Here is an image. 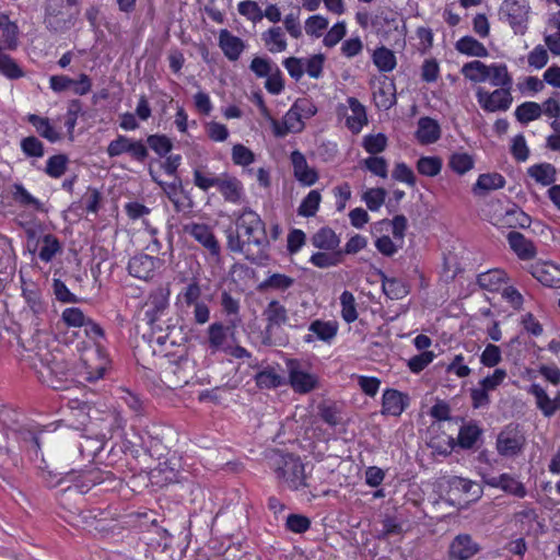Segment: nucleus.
Returning a JSON list of instances; mask_svg holds the SVG:
<instances>
[{"mask_svg":"<svg viewBox=\"0 0 560 560\" xmlns=\"http://www.w3.org/2000/svg\"><path fill=\"white\" fill-rule=\"evenodd\" d=\"M308 334L303 337L304 342L312 343L319 340L326 343H331L338 332V324L335 320H320L316 319L311 323Z\"/></svg>","mask_w":560,"mask_h":560,"instance_id":"nucleus-18","label":"nucleus"},{"mask_svg":"<svg viewBox=\"0 0 560 560\" xmlns=\"http://www.w3.org/2000/svg\"><path fill=\"white\" fill-rule=\"evenodd\" d=\"M527 175L537 185L547 187L556 182L557 171L550 163H538L527 168Z\"/></svg>","mask_w":560,"mask_h":560,"instance_id":"nucleus-29","label":"nucleus"},{"mask_svg":"<svg viewBox=\"0 0 560 560\" xmlns=\"http://www.w3.org/2000/svg\"><path fill=\"white\" fill-rule=\"evenodd\" d=\"M62 322L69 327H84L91 338L102 337V328L88 318L79 307H67L61 314Z\"/></svg>","mask_w":560,"mask_h":560,"instance_id":"nucleus-15","label":"nucleus"},{"mask_svg":"<svg viewBox=\"0 0 560 560\" xmlns=\"http://www.w3.org/2000/svg\"><path fill=\"white\" fill-rule=\"evenodd\" d=\"M105 436L104 432H97L93 438L82 435L83 441L79 443L81 454L88 458L96 456L104 448Z\"/></svg>","mask_w":560,"mask_h":560,"instance_id":"nucleus-36","label":"nucleus"},{"mask_svg":"<svg viewBox=\"0 0 560 560\" xmlns=\"http://www.w3.org/2000/svg\"><path fill=\"white\" fill-rule=\"evenodd\" d=\"M178 479L179 471L170 462L160 463L150 472L151 483L161 488L177 482Z\"/></svg>","mask_w":560,"mask_h":560,"instance_id":"nucleus-27","label":"nucleus"},{"mask_svg":"<svg viewBox=\"0 0 560 560\" xmlns=\"http://www.w3.org/2000/svg\"><path fill=\"white\" fill-rule=\"evenodd\" d=\"M525 443V435L518 425L509 424L498 434L495 450L500 456L512 458L523 452Z\"/></svg>","mask_w":560,"mask_h":560,"instance_id":"nucleus-11","label":"nucleus"},{"mask_svg":"<svg viewBox=\"0 0 560 560\" xmlns=\"http://www.w3.org/2000/svg\"><path fill=\"white\" fill-rule=\"evenodd\" d=\"M479 551V546L467 534L457 535L450 545L451 560H469Z\"/></svg>","mask_w":560,"mask_h":560,"instance_id":"nucleus-19","label":"nucleus"},{"mask_svg":"<svg viewBox=\"0 0 560 560\" xmlns=\"http://www.w3.org/2000/svg\"><path fill=\"white\" fill-rule=\"evenodd\" d=\"M532 275L542 285L560 289V267L550 262H538L532 266Z\"/></svg>","mask_w":560,"mask_h":560,"instance_id":"nucleus-24","label":"nucleus"},{"mask_svg":"<svg viewBox=\"0 0 560 560\" xmlns=\"http://www.w3.org/2000/svg\"><path fill=\"white\" fill-rule=\"evenodd\" d=\"M225 201L241 205L245 200V191L242 182L228 173L221 174V180L217 187Z\"/></svg>","mask_w":560,"mask_h":560,"instance_id":"nucleus-17","label":"nucleus"},{"mask_svg":"<svg viewBox=\"0 0 560 560\" xmlns=\"http://www.w3.org/2000/svg\"><path fill=\"white\" fill-rule=\"evenodd\" d=\"M409 405V397L397 389H386L383 394L382 413L400 416Z\"/></svg>","mask_w":560,"mask_h":560,"instance_id":"nucleus-23","label":"nucleus"},{"mask_svg":"<svg viewBox=\"0 0 560 560\" xmlns=\"http://www.w3.org/2000/svg\"><path fill=\"white\" fill-rule=\"evenodd\" d=\"M336 113L352 133H359L368 125L365 106L355 97H348L346 103L338 104Z\"/></svg>","mask_w":560,"mask_h":560,"instance_id":"nucleus-10","label":"nucleus"},{"mask_svg":"<svg viewBox=\"0 0 560 560\" xmlns=\"http://www.w3.org/2000/svg\"><path fill=\"white\" fill-rule=\"evenodd\" d=\"M285 368L289 384L295 393L307 394L318 386L317 375L311 372L306 363L296 359H288Z\"/></svg>","mask_w":560,"mask_h":560,"instance_id":"nucleus-7","label":"nucleus"},{"mask_svg":"<svg viewBox=\"0 0 560 560\" xmlns=\"http://www.w3.org/2000/svg\"><path fill=\"white\" fill-rule=\"evenodd\" d=\"M503 83L493 81L490 85L495 86L493 91H489L482 86H478L475 96L478 105L487 113L506 112L513 104L512 86L513 78L506 71V78Z\"/></svg>","mask_w":560,"mask_h":560,"instance_id":"nucleus-3","label":"nucleus"},{"mask_svg":"<svg viewBox=\"0 0 560 560\" xmlns=\"http://www.w3.org/2000/svg\"><path fill=\"white\" fill-rule=\"evenodd\" d=\"M170 295L171 290L167 285L159 287L150 293L145 303V317L151 326L165 314L170 304Z\"/></svg>","mask_w":560,"mask_h":560,"instance_id":"nucleus-13","label":"nucleus"},{"mask_svg":"<svg viewBox=\"0 0 560 560\" xmlns=\"http://www.w3.org/2000/svg\"><path fill=\"white\" fill-rule=\"evenodd\" d=\"M294 284V279L283 273H272L259 285L261 290L287 291Z\"/></svg>","mask_w":560,"mask_h":560,"instance_id":"nucleus-42","label":"nucleus"},{"mask_svg":"<svg viewBox=\"0 0 560 560\" xmlns=\"http://www.w3.org/2000/svg\"><path fill=\"white\" fill-rule=\"evenodd\" d=\"M291 162L293 165L295 178L305 186H312L318 179L316 171L308 166L305 156L300 151L291 153Z\"/></svg>","mask_w":560,"mask_h":560,"instance_id":"nucleus-26","label":"nucleus"},{"mask_svg":"<svg viewBox=\"0 0 560 560\" xmlns=\"http://www.w3.org/2000/svg\"><path fill=\"white\" fill-rule=\"evenodd\" d=\"M260 388H276L282 384V377L273 369H266L256 375Z\"/></svg>","mask_w":560,"mask_h":560,"instance_id":"nucleus-60","label":"nucleus"},{"mask_svg":"<svg viewBox=\"0 0 560 560\" xmlns=\"http://www.w3.org/2000/svg\"><path fill=\"white\" fill-rule=\"evenodd\" d=\"M209 346L212 351H217L223 348L226 340V330L220 323H213L208 328Z\"/></svg>","mask_w":560,"mask_h":560,"instance_id":"nucleus-55","label":"nucleus"},{"mask_svg":"<svg viewBox=\"0 0 560 560\" xmlns=\"http://www.w3.org/2000/svg\"><path fill=\"white\" fill-rule=\"evenodd\" d=\"M238 13L246 18L253 23L260 22L262 20V10L256 1L244 0L237 4Z\"/></svg>","mask_w":560,"mask_h":560,"instance_id":"nucleus-52","label":"nucleus"},{"mask_svg":"<svg viewBox=\"0 0 560 560\" xmlns=\"http://www.w3.org/2000/svg\"><path fill=\"white\" fill-rule=\"evenodd\" d=\"M162 266L161 258L140 253L129 259L127 268L133 278L150 281L160 272Z\"/></svg>","mask_w":560,"mask_h":560,"instance_id":"nucleus-12","label":"nucleus"},{"mask_svg":"<svg viewBox=\"0 0 560 560\" xmlns=\"http://www.w3.org/2000/svg\"><path fill=\"white\" fill-rule=\"evenodd\" d=\"M131 142V138L119 135L116 139L108 143L106 152L110 158H116L124 153H129Z\"/></svg>","mask_w":560,"mask_h":560,"instance_id":"nucleus-63","label":"nucleus"},{"mask_svg":"<svg viewBox=\"0 0 560 560\" xmlns=\"http://www.w3.org/2000/svg\"><path fill=\"white\" fill-rule=\"evenodd\" d=\"M530 217L517 207L506 210L502 218V224L513 229L528 228L530 225Z\"/></svg>","mask_w":560,"mask_h":560,"instance_id":"nucleus-40","label":"nucleus"},{"mask_svg":"<svg viewBox=\"0 0 560 560\" xmlns=\"http://www.w3.org/2000/svg\"><path fill=\"white\" fill-rule=\"evenodd\" d=\"M455 48L458 52L470 57L486 58L489 55L487 47L472 36L459 38L455 44Z\"/></svg>","mask_w":560,"mask_h":560,"instance_id":"nucleus-32","label":"nucleus"},{"mask_svg":"<svg viewBox=\"0 0 560 560\" xmlns=\"http://www.w3.org/2000/svg\"><path fill=\"white\" fill-rule=\"evenodd\" d=\"M483 482L490 487L500 488L501 490L517 498H524L526 495L524 485L509 474H502L500 476H483Z\"/></svg>","mask_w":560,"mask_h":560,"instance_id":"nucleus-22","label":"nucleus"},{"mask_svg":"<svg viewBox=\"0 0 560 560\" xmlns=\"http://www.w3.org/2000/svg\"><path fill=\"white\" fill-rule=\"evenodd\" d=\"M266 320V330L272 332L281 326H287L293 329L303 328L306 324V317L301 315L298 311L290 312L278 300L270 301L262 313Z\"/></svg>","mask_w":560,"mask_h":560,"instance_id":"nucleus-4","label":"nucleus"},{"mask_svg":"<svg viewBox=\"0 0 560 560\" xmlns=\"http://www.w3.org/2000/svg\"><path fill=\"white\" fill-rule=\"evenodd\" d=\"M527 393L535 398L536 407L545 417L550 418L560 409V393L551 398L538 383H533Z\"/></svg>","mask_w":560,"mask_h":560,"instance_id":"nucleus-16","label":"nucleus"},{"mask_svg":"<svg viewBox=\"0 0 560 560\" xmlns=\"http://www.w3.org/2000/svg\"><path fill=\"white\" fill-rule=\"evenodd\" d=\"M322 201L320 192L316 189L311 190L306 197L302 200L298 213L301 217L310 218L314 217L319 208Z\"/></svg>","mask_w":560,"mask_h":560,"instance_id":"nucleus-46","label":"nucleus"},{"mask_svg":"<svg viewBox=\"0 0 560 560\" xmlns=\"http://www.w3.org/2000/svg\"><path fill=\"white\" fill-rule=\"evenodd\" d=\"M21 150L26 156L31 158H42L45 153L43 142L34 136L22 139Z\"/></svg>","mask_w":560,"mask_h":560,"instance_id":"nucleus-62","label":"nucleus"},{"mask_svg":"<svg viewBox=\"0 0 560 560\" xmlns=\"http://www.w3.org/2000/svg\"><path fill=\"white\" fill-rule=\"evenodd\" d=\"M147 142L149 147L160 156H165L173 149L171 139L165 135H151Z\"/></svg>","mask_w":560,"mask_h":560,"instance_id":"nucleus-56","label":"nucleus"},{"mask_svg":"<svg viewBox=\"0 0 560 560\" xmlns=\"http://www.w3.org/2000/svg\"><path fill=\"white\" fill-rule=\"evenodd\" d=\"M508 242L518 258L527 260L535 257L536 249L534 244L523 234L512 231L508 234Z\"/></svg>","mask_w":560,"mask_h":560,"instance_id":"nucleus-30","label":"nucleus"},{"mask_svg":"<svg viewBox=\"0 0 560 560\" xmlns=\"http://www.w3.org/2000/svg\"><path fill=\"white\" fill-rule=\"evenodd\" d=\"M383 291L392 300H399L408 294L407 285L395 278L383 280Z\"/></svg>","mask_w":560,"mask_h":560,"instance_id":"nucleus-53","label":"nucleus"},{"mask_svg":"<svg viewBox=\"0 0 560 560\" xmlns=\"http://www.w3.org/2000/svg\"><path fill=\"white\" fill-rule=\"evenodd\" d=\"M506 275L501 269H492L478 276V284L488 291H497L505 282Z\"/></svg>","mask_w":560,"mask_h":560,"instance_id":"nucleus-38","label":"nucleus"},{"mask_svg":"<svg viewBox=\"0 0 560 560\" xmlns=\"http://www.w3.org/2000/svg\"><path fill=\"white\" fill-rule=\"evenodd\" d=\"M442 130L438 120L428 116L418 119L415 138L420 144H433L440 140Z\"/></svg>","mask_w":560,"mask_h":560,"instance_id":"nucleus-21","label":"nucleus"},{"mask_svg":"<svg viewBox=\"0 0 560 560\" xmlns=\"http://www.w3.org/2000/svg\"><path fill=\"white\" fill-rule=\"evenodd\" d=\"M450 168L457 175H465L475 166L472 155L466 152H454L448 160Z\"/></svg>","mask_w":560,"mask_h":560,"instance_id":"nucleus-39","label":"nucleus"},{"mask_svg":"<svg viewBox=\"0 0 560 560\" xmlns=\"http://www.w3.org/2000/svg\"><path fill=\"white\" fill-rule=\"evenodd\" d=\"M109 366L106 352L100 345H94L85 350L82 355L81 375L88 382H96L104 377Z\"/></svg>","mask_w":560,"mask_h":560,"instance_id":"nucleus-9","label":"nucleus"},{"mask_svg":"<svg viewBox=\"0 0 560 560\" xmlns=\"http://www.w3.org/2000/svg\"><path fill=\"white\" fill-rule=\"evenodd\" d=\"M325 56L316 54L308 58H304L305 73L312 79H319L323 74Z\"/></svg>","mask_w":560,"mask_h":560,"instance_id":"nucleus-59","label":"nucleus"},{"mask_svg":"<svg viewBox=\"0 0 560 560\" xmlns=\"http://www.w3.org/2000/svg\"><path fill=\"white\" fill-rule=\"evenodd\" d=\"M271 468L281 486L294 491L307 487L305 466L299 456L275 452Z\"/></svg>","mask_w":560,"mask_h":560,"instance_id":"nucleus-2","label":"nucleus"},{"mask_svg":"<svg viewBox=\"0 0 560 560\" xmlns=\"http://www.w3.org/2000/svg\"><path fill=\"white\" fill-rule=\"evenodd\" d=\"M501 360H502L501 349L493 343L487 345L480 355V363L487 368L497 366L501 362Z\"/></svg>","mask_w":560,"mask_h":560,"instance_id":"nucleus-64","label":"nucleus"},{"mask_svg":"<svg viewBox=\"0 0 560 560\" xmlns=\"http://www.w3.org/2000/svg\"><path fill=\"white\" fill-rule=\"evenodd\" d=\"M220 180L221 174L215 175L207 166H199L194 170V184L202 191H207L212 187L217 188Z\"/></svg>","mask_w":560,"mask_h":560,"instance_id":"nucleus-35","label":"nucleus"},{"mask_svg":"<svg viewBox=\"0 0 560 560\" xmlns=\"http://www.w3.org/2000/svg\"><path fill=\"white\" fill-rule=\"evenodd\" d=\"M373 63L381 72H390L395 69L397 65L395 54L382 46L374 50L372 56Z\"/></svg>","mask_w":560,"mask_h":560,"instance_id":"nucleus-37","label":"nucleus"},{"mask_svg":"<svg viewBox=\"0 0 560 560\" xmlns=\"http://www.w3.org/2000/svg\"><path fill=\"white\" fill-rule=\"evenodd\" d=\"M261 40L271 54L283 52L288 48L285 33L280 26H273L262 32Z\"/></svg>","mask_w":560,"mask_h":560,"instance_id":"nucleus-28","label":"nucleus"},{"mask_svg":"<svg viewBox=\"0 0 560 560\" xmlns=\"http://www.w3.org/2000/svg\"><path fill=\"white\" fill-rule=\"evenodd\" d=\"M219 47L230 61H236L243 54L246 45L244 40L233 35L228 30H221L219 33Z\"/></svg>","mask_w":560,"mask_h":560,"instance_id":"nucleus-25","label":"nucleus"},{"mask_svg":"<svg viewBox=\"0 0 560 560\" xmlns=\"http://www.w3.org/2000/svg\"><path fill=\"white\" fill-rule=\"evenodd\" d=\"M312 244L323 250H335L340 244L337 234L329 228H322L312 237Z\"/></svg>","mask_w":560,"mask_h":560,"instance_id":"nucleus-33","label":"nucleus"},{"mask_svg":"<svg viewBox=\"0 0 560 560\" xmlns=\"http://www.w3.org/2000/svg\"><path fill=\"white\" fill-rule=\"evenodd\" d=\"M341 317L351 324L358 319L357 303L354 295L350 291H343L340 295Z\"/></svg>","mask_w":560,"mask_h":560,"instance_id":"nucleus-45","label":"nucleus"},{"mask_svg":"<svg viewBox=\"0 0 560 560\" xmlns=\"http://www.w3.org/2000/svg\"><path fill=\"white\" fill-rule=\"evenodd\" d=\"M32 366L39 381L55 389L61 388L69 375L68 363L60 351L39 348Z\"/></svg>","mask_w":560,"mask_h":560,"instance_id":"nucleus-1","label":"nucleus"},{"mask_svg":"<svg viewBox=\"0 0 560 560\" xmlns=\"http://www.w3.org/2000/svg\"><path fill=\"white\" fill-rule=\"evenodd\" d=\"M362 145L370 154H378L387 147V138L384 133L366 135L363 138Z\"/></svg>","mask_w":560,"mask_h":560,"instance_id":"nucleus-54","label":"nucleus"},{"mask_svg":"<svg viewBox=\"0 0 560 560\" xmlns=\"http://www.w3.org/2000/svg\"><path fill=\"white\" fill-rule=\"evenodd\" d=\"M236 232L245 237L247 245L259 248L268 245L265 223L260 215L249 208H245L236 218Z\"/></svg>","mask_w":560,"mask_h":560,"instance_id":"nucleus-5","label":"nucleus"},{"mask_svg":"<svg viewBox=\"0 0 560 560\" xmlns=\"http://www.w3.org/2000/svg\"><path fill=\"white\" fill-rule=\"evenodd\" d=\"M386 195L384 188H371L363 194L362 199L371 211H377L383 206Z\"/></svg>","mask_w":560,"mask_h":560,"instance_id":"nucleus-58","label":"nucleus"},{"mask_svg":"<svg viewBox=\"0 0 560 560\" xmlns=\"http://www.w3.org/2000/svg\"><path fill=\"white\" fill-rule=\"evenodd\" d=\"M13 199L24 207H31L36 210L42 209V202L32 196L22 184H14L11 189Z\"/></svg>","mask_w":560,"mask_h":560,"instance_id":"nucleus-47","label":"nucleus"},{"mask_svg":"<svg viewBox=\"0 0 560 560\" xmlns=\"http://www.w3.org/2000/svg\"><path fill=\"white\" fill-rule=\"evenodd\" d=\"M68 162L65 154L52 155L46 162L45 173L51 178H60L67 171Z\"/></svg>","mask_w":560,"mask_h":560,"instance_id":"nucleus-48","label":"nucleus"},{"mask_svg":"<svg viewBox=\"0 0 560 560\" xmlns=\"http://www.w3.org/2000/svg\"><path fill=\"white\" fill-rule=\"evenodd\" d=\"M506 71L509 68L503 62H492L487 65L480 60H472L463 65L460 73L466 80L472 84H481L493 81L503 83V79L506 78Z\"/></svg>","mask_w":560,"mask_h":560,"instance_id":"nucleus-6","label":"nucleus"},{"mask_svg":"<svg viewBox=\"0 0 560 560\" xmlns=\"http://www.w3.org/2000/svg\"><path fill=\"white\" fill-rule=\"evenodd\" d=\"M277 68L278 66L267 57H254L249 65L250 71L257 78H266Z\"/></svg>","mask_w":560,"mask_h":560,"instance_id":"nucleus-51","label":"nucleus"},{"mask_svg":"<svg viewBox=\"0 0 560 560\" xmlns=\"http://www.w3.org/2000/svg\"><path fill=\"white\" fill-rule=\"evenodd\" d=\"M481 434V430L476 424H467L460 428L457 441L460 447L471 448Z\"/></svg>","mask_w":560,"mask_h":560,"instance_id":"nucleus-49","label":"nucleus"},{"mask_svg":"<svg viewBox=\"0 0 560 560\" xmlns=\"http://www.w3.org/2000/svg\"><path fill=\"white\" fill-rule=\"evenodd\" d=\"M40 249L38 257L42 261L49 262L55 255L60 252L61 246L56 236L46 234L40 238Z\"/></svg>","mask_w":560,"mask_h":560,"instance_id":"nucleus-44","label":"nucleus"},{"mask_svg":"<svg viewBox=\"0 0 560 560\" xmlns=\"http://www.w3.org/2000/svg\"><path fill=\"white\" fill-rule=\"evenodd\" d=\"M529 5L527 0H503L499 14L514 34L523 35L527 30Z\"/></svg>","mask_w":560,"mask_h":560,"instance_id":"nucleus-8","label":"nucleus"},{"mask_svg":"<svg viewBox=\"0 0 560 560\" xmlns=\"http://www.w3.org/2000/svg\"><path fill=\"white\" fill-rule=\"evenodd\" d=\"M27 120L33 125L39 136L47 139L49 142L54 143L60 139V133L50 125L48 118L30 114Z\"/></svg>","mask_w":560,"mask_h":560,"instance_id":"nucleus-34","label":"nucleus"},{"mask_svg":"<svg viewBox=\"0 0 560 560\" xmlns=\"http://www.w3.org/2000/svg\"><path fill=\"white\" fill-rule=\"evenodd\" d=\"M232 161L238 166H248L255 161V153L247 147L237 143L232 148Z\"/></svg>","mask_w":560,"mask_h":560,"instance_id":"nucleus-57","label":"nucleus"},{"mask_svg":"<svg viewBox=\"0 0 560 560\" xmlns=\"http://www.w3.org/2000/svg\"><path fill=\"white\" fill-rule=\"evenodd\" d=\"M184 232L201 244L211 255L220 254V245L211 228L205 223H188L184 225Z\"/></svg>","mask_w":560,"mask_h":560,"instance_id":"nucleus-14","label":"nucleus"},{"mask_svg":"<svg viewBox=\"0 0 560 560\" xmlns=\"http://www.w3.org/2000/svg\"><path fill=\"white\" fill-rule=\"evenodd\" d=\"M273 133L276 137H285L288 133L300 132L304 129V120L295 109L294 105L285 113L282 121L271 119Z\"/></svg>","mask_w":560,"mask_h":560,"instance_id":"nucleus-20","label":"nucleus"},{"mask_svg":"<svg viewBox=\"0 0 560 560\" xmlns=\"http://www.w3.org/2000/svg\"><path fill=\"white\" fill-rule=\"evenodd\" d=\"M417 171L419 174L428 177H434L442 171L443 161L440 156H421L417 161Z\"/></svg>","mask_w":560,"mask_h":560,"instance_id":"nucleus-41","label":"nucleus"},{"mask_svg":"<svg viewBox=\"0 0 560 560\" xmlns=\"http://www.w3.org/2000/svg\"><path fill=\"white\" fill-rule=\"evenodd\" d=\"M347 33V24L345 21L337 22L334 24L329 31L326 33L323 39V44L326 47H335L345 36Z\"/></svg>","mask_w":560,"mask_h":560,"instance_id":"nucleus-61","label":"nucleus"},{"mask_svg":"<svg viewBox=\"0 0 560 560\" xmlns=\"http://www.w3.org/2000/svg\"><path fill=\"white\" fill-rule=\"evenodd\" d=\"M329 21L327 18L315 14L306 19L304 28L307 35L312 37H320L323 32L328 27Z\"/></svg>","mask_w":560,"mask_h":560,"instance_id":"nucleus-50","label":"nucleus"},{"mask_svg":"<svg viewBox=\"0 0 560 560\" xmlns=\"http://www.w3.org/2000/svg\"><path fill=\"white\" fill-rule=\"evenodd\" d=\"M542 114V108L538 103L524 102L515 109V117L522 124H527L538 119Z\"/></svg>","mask_w":560,"mask_h":560,"instance_id":"nucleus-43","label":"nucleus"},{"mask_svg":"<svg viewBox=\"0 0 560 560\" xmlns=\"http://www.w3.org/2000/svg\"><path fill=\"white\" fill-rule=\"evenodd\" d=\"M505 178L499 173L480 174L472 186L475 195H482L491 190H498L505 186Z\"/></svg>","mask_w":560,"mask_h":560,"instance_id":"nucleus-31","label":"nucleus"}]
</instances>
